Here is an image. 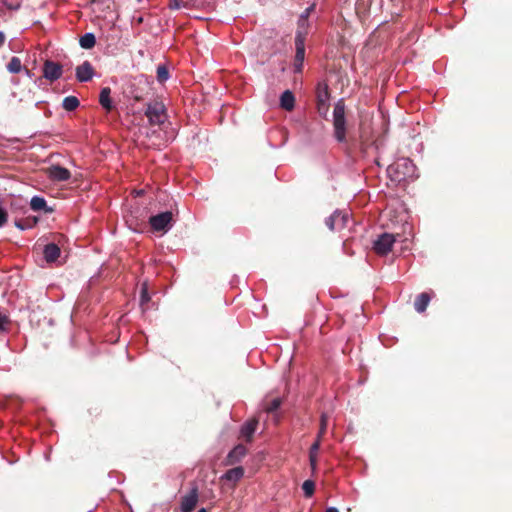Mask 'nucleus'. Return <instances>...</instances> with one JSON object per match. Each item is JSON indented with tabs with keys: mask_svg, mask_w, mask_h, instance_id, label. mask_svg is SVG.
Wrapping results in <instances>:
<instances>
[{
	"mask_svg": "<svg viewBox=\"0 0 512 512\" xmlns=\"http://www.w3.org/2000/svg\"><path fill=\"white\" fill-rule=\"evenodd\" d=\"M416 168L412 161L401 158L387 168V173L392 181L402 182L415 177Z\"/></svg>",
	"mask_w": 512,
	"mask_h": 512,
	"instance_id": "nucleus-1",
	"label": "nucleus"
},
{
	"mask_svg": "<svg viewBox=\"0 0 512 512\" xmlns=\"http://www.w3.org/2000/svg\"><path fill=\"white\" fill-rule=\"evenodd\" d=\"M333 125L335 130V137L338 141L345 139V106L342 101H338L333 111Z\"/></svg>",
	"mask_w": 512,
	"mask_h": 512,
	"instance_id": "nucleus-2",
	"label": "nucleus"
},
{
	"mask_svg": "<svg viewBox=\"0 0 512 512\" xmlns=\"http://www.w3.org/2000/svg\"><path fill=\"white\" fill-rule=\"evenodd\" d=\"M172 219V213L167 211L150 217L149 223L154 231L166 232L171 227Z\"/></svg>",
	"mask_w": 512,
	"mask_h": 512,
	"instance_id": "nucleus-3",
	"label": "nucleus"
},
{
	"mask_svg": "<svg viewBox=\"0 0 512 512\" xmlns=\"http://www.w3.org/2000/svg\"><path fill=\"white\" fill-rule=\"evenodd\" d=\"M146 116L151 124H161L164 122L166 116L164 113V106L160 103L149 105L146 110Z\"/></svg>",
	"mask_w": 512,
	"mask_h": 512,
	"instance_id": "nucleus-4",
	"label": "nucleus"
},
{
	"mask_svg": "<svg viewBox=\"0 0 512 512\" xmlns=\"http://www.w3.org/2000/svg\"><path fill=\"white\" fill-rule=\"evenodd\" d=\"M394 242L395 238L392 234L384 233L375 241L374 250L380 255H385L391 250Z\"/></svg>",
	"mask_w": 512,
	"mask_h": 512,
	"instance_id": "nucleus-5",
	"label": "nucleus"
},
{
	"mask_svg": "<svg viewBox=\"0 0 512 512\" xmlns=\"http://www.w3.org/2000/svg\"><path fill=\"white\" fill-rule=\"evenodd\" d=\"M198 502V489L192 488L188 494L184 495L181 499L180 510L181 512H192Z\"/></svg>",
	"mask_w": 512,
	"mask_h": 512,
	"instance_id": "nucleus-6",
	"label": "nucleus"
},
{
	"mask_svg": "<svg viewBox=\"0 0 512 512\" xmlns=\"http://www.w3.org/2000/svg\"><path fill=\"white\" fill-rule=\"evenodd\" d=\"M43 75L50 81L57 80L62 75V66L52 61H46L43 68Z\"/></svg>",
	"mask_w": 512,
	"mask_h": 512,
	"instance_id": "nucleus-7",
	"label": "nucleus"
},
{
	"mask_svg": "<svg viewBox=\"0 0 512 512\" xmlns=\"http://www.w3.org/2000/svg\"><path fill=\"white\" fill-rule=\"evenodd\" d=\"M348 215L341 212H334L326 221L330 230L340 229L346 226Z\"/></svg>",
	"mask_w": 512,
	"mask_h": 512,
	"instance_id": "nucleus-8",
	"label": "nucleus"
},
{
	"mask_svg": "<svg viewBox=\"0 0 512 512\" xmlns=\"http://www.w3.org/2000/svg\"><path fill=\"white\" fill-rule=\"evenodd\" d=\"M46 173L54 181H66L70 178L69 170L61 166H51L46 170Z\"/></svg>",
	"mask_w": 512,
	"mask_h": 512,
	"instance_id": "nucleus-9",
	"label": "nucleus"
},
{
	"mask_svg": "<svg viewBox=\"0 0 512 512\" xmlns=\"http://www.w3.org/2000/svg\"><path fill=\"white\" fill-rule=\"evenodd\" d=\"M318 110L322 114L328 111L329 92L327 85L319 86L317 91Z\"/></svg>",
	"mask_w": 512,
	"mask_h": 512,
	"instance_id": "nucleus-10",
	"label": "nucleus"
},
{
	"mask_svg": "<svg viewBox=\"0 0 512 512\" xmlns=\"http://www.w3.org/2000/svg\"><path fill=\"white\" fill-rule=\"evenodd\" d=\"M94 74L92 65L85 61L76 68V77L80 82H86L92 79Z\"/></svg>",
	"mask_w": 512,
	"mask_h": 512,
	"instance_id": "nucleus-11",
	"label": "nucleus"
},
{
	"mask_svg": "<svg viewBox=\"0 0 512 512\" xmlns=\"http://www.w3.org/2000/svg\"><path fill=\"white\" fill-rule=\"evenodd\" d=\"M247 453V449L245 446L239 444L236 445L227 455L226 463L228 465H233L239 462Z\"/></svg>",
	"mask_w": 512,
	"mask_h": 512,
	"instance_id": "nucleus-12",
	"label": "nucleus"
},
{
	"mask_svg": "<svg viewBox=\"0 0 512 512\" xmlns=\"http://www.w3.org/2000/svg\"><path fill=\"white\" fill-rule=\"evenodd\" d=\"M258 425L257 419L248 420L241 428V436L246 438L247 441H251L253 434L256 431Z\"/></svg>",
	"mask_w": 512,
	"mask_h": 512,
	"instance_id": "nucleus-13",
	"label": "nucleus"
},
{
	"mask_svg": "<svg viewBox=\"0 0 512 512\" xmlns=\"http://www.w3.org/2000/svg\"><path fill=\"white\" fill-rule=\"evenodd\" d=\"M44 258L47 262H54L60 255V248L53 243H50L44 248Z\"/></svg>",
	"mask_w": 512,
	"mask_h": 512,
	"instance_id": "nucleus-14",
	"label": "nucleus"
},
{
	"mask_svg": "<svg viewBox=\"0 0 512 512\" xmlns=\"http://www.w3.org/2000/svg\"><path fill=\"white\" fill-rule=\"evenodd\" d=\"M295 97L293 93L289 90L283 92L280 98V105L283 109L287 111H291L294 108Z\"/></svg>",
	"mask_w": 512,
	"mask_h": 512,
	"instance_id": "nucleus-15",
	"label": "nucleus"
},
{
	"mask_svg": "<svg viewBox=\"0 0 512 512\" xmlns=\"http://www.w3.org/2000/svg\"><path fill=\"white\" fill-rule=\"evenodd\" d=\"M244 475V469L242 467H235L228 470L222 478L227 481L238 482Z\"/></svg>",
	"mask_w": 512,
	"mask_h": 512,
	"instance_id": "nucleus-16",
	"label": "nucleus"
},
{
	"mask_svg": "<svg viewBox=\"0 0 512 512\" xmlns=\"http://www.w3.org/2000/svg\"><path fill=\"white\" fill-rule=\"evenodd\" d=\"M320 444H321V438H317L316 441L312 444V446L310 448L309 461H310V465H311V468L313 471L316 469V466H317V456H318V451L320 449Z\"/></svg>",
	"mask_w": 512,
	"mask_h": 512,
	"instance_id": "nucleus-17",
	"label": "nucleus"
},
{
	"mask_svg": "<svg viewBox=\"0 0 512 512\" xmlns=\"http://www.w3.org/2000/svg\"><path fill=\"white\" fill-rule=\"evenodd\" d=\"M430 302V296L427 293H421L415 300V309L417 312L422 313L426 310Z\"/></svg>",
	"mask_w": 512,
	"mask_h": 512,
	"instance_id": "nucleus-18",
	"label": "nucleus"
},
{
	"mask_svg": "<svg viewBox=\"0 0 512 512\" xmlns=\"http://www.w3.org/2000/svg\"><path fill=\"white\" fill-rule=\"evenodd\" d=\"M111 90L108 87H105L101 90L99 101L103 108L107 111L112 109V101L110 98Z\"/></svg>",
	"mask_w": 512,
	"mask_h": 512,
	"instance_id": "nucleus-19",
	"label": "nucleus"
},
{
	"mask_svg": "<svg viewBox=\"0 0 512 512\" xmlns=\"http://www.w3.org/2000/svg\"><path fill=\"white\" fill-rule=\"evenodd\" d=\"M309 11H310V9H307L305 11V13L303 15H301V17L299 19V22H298V32H297V35H299V33H301V37L303 39H304V36L307 33Z\"/></svg>",
	"mask_w": 512,
	"mask_h": 512,
	"instance_id": "nucleus-20",
	"label": "nucleus"
},
{
	"mask_svg": "<svg viewBox=\"0 0 512 512\" xmlns=\"http://www.w3.org/2000/svg\"><path fill=\"white\" fill-rule=\"evenodd\" d=\"M95 36L92 33H86L80 38V45L84 49H91L95 45Z\"/></svg>",
	"mask_w": 512,
	"mask_h": 512,
	"instance_id": "nucleus-21",
	"label": "nucleus"
},
{
	"mask_svg": "<svg viewBox=\"0 0 512 512\" xmlns=\"http://www.w3.org/2000/svg\"><path fill=\"white\" fill-rule=\"evenodd\" d=\"M62 105L65 110L73 111L79 106V100L75 96H68L64 98Z\"/></svg>",
	"mask_w": 512,
	"mask_h": 512,
	"instance_id": "nucleus-22",
	"label": "nucleus"
},
{
	"mask_svg": "<svg viewBox=\"0 0 512 512\" xmlns=\"http://www.w3.org/2000/svg\"><path fill=\"white\" fill-rule=\"evenodd\" d=\"M7 69L10 73H19L22 70L21 60L18 57H12Z\"/></svg>",
	"mask_w": 512,
	"mask_h": 512,
	"instance_id": "nucleus-23",
	"label": "nucleus"
},
{
	"mask_svg": "<svg viewBox=\"0 0 512 512\" xmlns=\"http://www.w3.org/2000/svg\"><path fill=\"white\" fill-rule=\"evenodd\" d=\"M303 38L301 37V33L296 36V58L298 60H303L304 58V45Z\"/></svg>",
	"mask_w": 512,
	"mask_h": 512,
	"instance_id": "nucleus-24",
	"label": "nucleus"
},
{
	"mask_svg": "<svg viewBox=\"0 0 512 512\" xmlns=\"http://www.w3.org/2000/svg\"><path fill=\"white\" fill-rule=\"evenodd\" d=\"M30 205L33 210L38 211L45 208L46 201L42 197L35 196L31 199Z\"/></svg>",
	"mask_w": 512,
	"mask_h": 512,
	"instance_id": "nucleus-25",
	"label": "nucleus"
},
{
	"mask_svg": "<svg viewBox=\"0 0 512 512\" xmlns=\"http://www.w3.org/2000/svg\"><path fill=\"white\" fill-rule=\"evenodd\" d=\"M302 489L306 497H311L315 490V484L312 480H306L302 485Z\"/></svg>",
	"mask_w": 512,
	"mask_h": 512,
	"instance_id": "nucleus-26",
	"label": "nucleus"
},
{
	"mask_svg": "<svg viewBox=\"0 0 512 512\" xmlns=\"http://www.w3.org/2000/svg\"><path fill=\"white\" fill-rule=\"evenodd\" d=\"M150 300V296L148 294V287L146 283L142 284L141 287V295H140V304L144 306Z\"/></svg>",
	"mask_w": 512,
	"mask_h": 512,
	"instance_id": "nucleus-27",
	"label": "nucleus"
},
{
	"mask_svg": "<svg viewBox=\"0 0 512 512\" xmlns=\"http://www.w3.org/2000/svg\"><path fill=\"white\" fill-rule=\"evenodd\" d=\"M169 78L168 70L165 66H158L157 79L159 82H165Z\"/></svg>",
	"mask_w": 512,
	"mask_h": 512,
	"instance_id": "nucleus-28",
	"label": "nucleus"
},
{
	"mask_svg": "<svg viewBox=\"0 0 512 512\" xmlns=\"http://www.w3.org/2000/svg\"><path fill=\"white\" fill-rule=\"evenodd\" d=\"M281 405V399L279 397L273 398L269 403L266 404L265 410L267 412H272L276 410Z\"/></svg>",
	"mask_w": 512,
	"mask_h": 512,
	"instance_id": "nucleus-29",
	"label": "nucleus"
},
{
	"mask_svg": "<svg viewBox=\"0 0 512 512\" xmlns=\"http://www.w3.org/2000/svg\"><path fill=\"white\" fill-rule=\"evenodd\" d=\"M327 423H328L327 416L322 415L321 416L320 430H319L317 438H321L324 435V433L326 431V428H327Z\"/></svg>",
	"mask_w": 512,
	"mask_h": 512,
	"instance_id": "nucleus-30",
	"label": "nucleus"
},
{
	"mask_svg": "<svg viewBox=\"0 0 512 512\" xmlns=\"http://www.w3.org/2000/svg\"><path fill=\"white\" fill-rule=\"evenodd\" d=\"M7 222V213L3 207L0 208V227Z\"/></svg>",
	"mask_w": 512,
	"mask_h": 512,
	"instance_id": "nucleus-31",
	"label": "nucleus"
},
{
	"mask_svg": "<svg viewBox=\"0 0 512 512\" xmlns=\"http://www.w3.org/2000/svg\"><path fill=\"white\" fill-rule=\"evenodd\" d=\"M7 325H8L7 316L0 314V331L5 330Z\"/></svg>",
	"mask_w": 512,
	"mask_h": 512,
	"instance_id": "nucleus-32",
	"label": "nucleus"
},
{
	"mask_svg": "<svg viewBox=\"0 0 512 512\" xmlns=\"http://www.w3.org/2000/svg\"><path fill=\"white\" fill-rule=\"evenodd\" d=\"M170 7L172 9H178L180 7L179 2L177 0H174L173 2H171Z\"/></svg>",
	"mask_w": 512,
	"mask_h": 512,
	"instance_id": "nucleus-33",
	"label": "nucleus"
},
{
	"mask_svg": "<svg viewBox=\"0 0 512 512\" xmlns=\"http://www.w3.org/2000/svg\"><path fill=\"white\" fill-rule=\"evenodd\" d=\"M5 42V35L0 31V46H2Z\"/></svg>",
	"mask_w": 512,
	"mask_h": 512,
	"instance_id": "nucleus-34",
	"label": "nucleus"
},
{
	"mask_svg": "<svg viewBox=\"0 0 512 512\" xmlns=\"http://www.w3.org/2000/svg\"><path fill=\"white\" fill-rule=\"evenodd\" d=\"M326 512H338V510L334 507H330L326 510Z\"/></svg>",
	"mask_w": 512,
	"mask_h": 512,
	"instance_id": "nucleus-35",
	"label": "nucleus"
},
{
	"mask_svg": "<svg viewBox=\"0 0 512 512\" xmlns=\"http://www.w3.org/2000/svg\"><path fill=\"white\" fill-rule=\"evenodd\" d=\"M16 226H17L18 228H20V229H23V226H22L20 223H18V222H16Z\"/></svg>",
	"mask_w": 512,
	"mask_h": 512,
	"instance_id": "nucleus-36",
	"label": "nucleus"
},
{
	"mask_svg": "<svg viewBox=\"0 0 512 512\" xmlns=\"http://www.w3.org/2000/svg\"><path fill=\"white\" fill-rule=\"evenodd\" d=\"M198 512H206L204 508H201Z\"/></svg>",
	"mask_w": 512,
	"mask_h": 512,
	"instance_id": "nucleus-37",
	"label": "nucleus"
}]
</instances>
